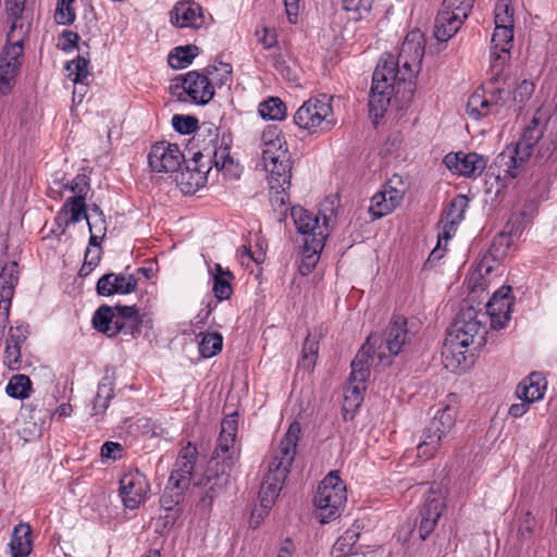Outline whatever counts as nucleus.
Returning <instances> with one entry per match:
<instances>
[{
    "instance_id": "28",
    "label": "nucleus",
    "mask_w": 557,
    "mask_h": 557,
    "mask_svg": "<svg viewBox=\"0 0 557 557\" xmlns=\"http://www.w3.org/2000/svg\"><path fill=\"white\" fill-rule=\"evenodd\" d=\"M513 27L495 25L492 36L491 65L497 69L505 65L509 59V52L512 48Z\"/></svg>"
},
{
    "instance_id": "43",
    "label": "nucleus",
    "mask_w": 557,
    "mask_h": 557,
    "mask_svg": "<svg viewBox=\"0 0 557 557\" xmlns=\"http://www.w3.org/2000/svg\"><path fill=\"white\" fill-rule=\"evenodd\" d=\"M457 341L455 344L456 346L448 347V336L445 339L442 356L445 361L446 368H451L455 370V368L460 367L463 362H466V351L462 350L463 348H467L469 345H463L462 343H458Z\"/></svg>"
},
{
    "instance_id": "60",
    "label": "nucleus",
    "mask_w": 557,
    "mask_h": 557,
    "mask_svg": "<svg viewBox=\"0 0 557 557\" xmlns=\"http://www.w3.org/2000/svg\"><path fill=\"white\" fill-rule=\"evenodd\" d=\"M364 389V383L352 382L349 379L348 386L345 391V400L349 401L350 399L355 403L356 406L360 404L362 400L361 392Z\"/></svg>"
},
{
    "instance_id": "55",
    "label": "nucleus",
    "mask_w": 557,
    "mask_h": 557,
    "mask_svg": "<svg viewBox=\"0 0 557 557\" xmlns=\"http://www.w3.org/2000/svg\"><path fill=\"white\" fill-rule=\"evenodd\" d=\"M101 246L98 248L88 247L85 252L84 264L79 270L81 276H87L99 263L101 259Z\"/></svg>"
},
{
    "instance_id": "42",
    "label": "nucleus",
    "mask_w": 557,
    "mask_h": 557,
    "mask_svg": "<svg viewBox=\"0 0 557 557\" xmlns=\"http://www.w3.org/2000/svg\"><path fill=\"white\" fill-rule=\"evenodd\" d=\"M198 53L195 45L180 46L169 54V64L173 69H183L190 64Z\"/></svg>"
},
{
    "instance_id": "1",
    "label": "nucleus",
    "mask_w": 557,
    "mask_h": 557,
    "mask_svg": "<svg viewBox=\"0 0 557 557\" xmlns=\"http://www.w3.org/2000/svg\"><path fill=\"white\" fill-rule=\"evenodd\" d=\"M537 147L534 160L542 164L550 159L557 147L556 129L552 131L541 117L534 116L523 128L522 135L515 147H507L495 160L504 176L515 178L532 157L533 148Z\"/></svg>"
},
{
    "instance_id": "24",
    "label": "nucleus",
    "mask_w": 557,
    "mask_h": 557,
    "mask_svg": "<svg viewBox=\"0 0 557 557\" xmlns=\"http://www.w3.org/2000/svg\"><path fill=\"white\" fill-rule=\"evenodd\" d=\"M170 22L178 28H200L205 25L202 8L194 1H178L170 11Z\"/></svg>"
},
{
    "instance_id": "57",
    "label": "nucleus",
    "mask_w": 557,
    "mask_h": 557,
    "mask_svg": "<svg viewBox=\"0 0 557 557\" xmlns=\"http://www.w3.org/2000/svg\"><path fill=\"white\" fill-rule=\"evenodd\" d=\"M208 74L211 76L210 82H218L220 85H226L231 82L232 67L227 63H220L219 66L208 67Z\"/></svg>"
},
{
    "instance_id": "64",
    "label": "nucleus",
    "mask_w": 557,
    "mask_h": 557,
    "mask_svg": "<svg viewBox=\"0 0 557 557\" xmlns=\"http://www.w3.org/2000/svg\"><path fill=\"white\" fill-rule=\"evenodd\" d=\"M71 190L75 196L86 197L89 189L88 178L86 175H77L70 185Z\"/></svg>"
},
{
    "instance_id": "8",
    "label": "nucleus",
    "mask_w": 557,
    "mask_h": 557,
    "mask_svg": "<svg viewBox=\"0 0 557 557\" xmlns=\"http://www.w3.org/2000/svg\"><path fill=\"white\" fill-rule=\"evenodd\" d=\"M194 149H197L195 157L200 158L210 168L214 164L216 169L221 170L226 163H232L228 145L224 138L219 144L218 128H213L211 125L200 127L189 140L188 152L190 153Z\"/></svg>"
},
{
    "instance_id": "13",
    "label": "nucleus",
    "mask_w": 557,
    "mask_h": 557,
    "mask_svg": "<svg viewBox=\"0 0 557 557\" xmlns=\"http://www.w3.org/2000/svg\"><path fill=\"white\" fill-rule=\"evenodd\" d=\"M338 198L336 196L325 198L322 203L321 213L324 219V223L321 225L319 223V218L306 210L300 206H295L290 210V215L294 220L297 231L305 235V238H313L319 234L324 237L327 236L326 233V221L332 216L336 215L335 209L338 207Z\"/></svg>"
},
{
    "instance_id": "3",
    "label": "nucleus",
    "mask_w": 557,
    "mask_h": 557,
    "mask_svg": "<svg viewBox=\"0 0 557 557\" xmlns=\"http://www.w3.org/2000/svg\"><path fill=\"white\" fill-rule=\"evenodd\" d=\"M424 55V36L419 30H412L407 34L403 41L397 58L394 54L384 53L379 63H382L387 57L394 63L392 65L393 74L395 73L396 79L404 85L409 86V91L412 90L413 81L421 69V62Z\"/></svg>"
},
{
    "instance_id": "35",
    "label": "nucleus",
    "mask_w": 557,
    "mask_h": 557,
    "mask_svg": "<svg viewBox=\"0 0 557 557\" xmlns=\"http://www.w3.org/2000/svg\"><path fill=\"white\" fill-rule=\"evenodd\" d=\"M213 293L219 301L230 299L233 294L232 281L233 273L228 269H223L220 263L214 264Z\"/></svg>"
},
{
    "instance_id": "44",
    "label": "nucleus",
    "mask_w": 557,
    "mask_h": 557,
    "mask_svg": "<svg viewBox=\"0 0 557 557\" xmlns=\"http://www.w3.org/2000/svg\"><path fill=\"white\" fill-rule=\"evenodd\" d=\"M32 389V382L27 375L15 374L13 375L7 387L5 392L9 396L18 399H25L29 396Z\"/></svg>"
},
{
    "instance_id": "46",
    "label": "nucleus",
    "mask_w": 557,
    "mask_h": 557,
    "mask_svg": "<svg viewBox=\"0 0 557 557\" xmlns=\"http://www.w3.org/2000/svg\"><path fill=\"white\" fill-rule=\"evenodd\" d=\"M223 337L220 333H207L199 343V352L203 358H211L222 350Z\"/></svg>"
},
{
    "instance_id": "52",
    "label": "nucleus",
    "mask_w": 557,
    "mask_h": 557,
    "mask_svg": "<svg viewBox=\"0 0 557 557\" xmlns=\"http://www.w3.org/2000/svg\"><path fill=\"white\" fill-rule=\"evenodd\" d=\"M198 120L190 115H180L175 114L172 117V126L174 129L181 134H190L195 131H199L198 128Z\"/></svg>"
},
{
    "instance_id": "45",
    "label": "nucleus",
    "mask_w": 557,
    "mask_h": 557,
    "mask_svg": "<svg viewBox=\"0 0 557 557\" xmlns=\"http://www.w3.org/2000/svg\"><path fill=\"white\" fill-rule=\"evenodd\" d=\"M88 65L89 60L83 55H78L76 59L67 62L65 69L69 72V77L75 84H84L90 75Z\"/></svg>"
},
{
    "instance_id": "15",
    "label": "nucleus",
    "mask_w": 557,
    "mask_h": 557,
    "mask_svg": "<svg viewBox=\"0 0 557 557\" xmlns=\"http://www.w3.org/2000/svg\"><path fill=\"white\" fill-rule=\"evenodd\" d=\"M23 40L7 44L0 52V94L8 95L15 85L24 53Z\"/></svg>"
},
{
    "instance_id": "33",
    "label": "nucleus",
    "mask_w": 557,
    "mask_h": 557,
    "mask_svg": "<svg viewBox=\"0 0 557 557\" xmlns=\"http://www.w3.org/2000/svg\"><path fill=\"white\" fill-rule=\"evenodd\" d=\"M324 242L321 234L313 238L304 239L302 259L299 265L301 274L306 275L314 269L319 260V253L324 247Z\"/></svg>"
},
{
    "instance_id": "34",
    "label": "nucleus",
    "mask_w": 557,
    "mask_h": 557,
    "mask_svg": "<svg viewBox=\"0 0 557 557\" xmlns=\"http://www.w3.org/2000/svg\"><path fill=\"white\" fill-rule=\"evenodd\" d=\"M30 409L29 419L33 420L34 425L44 428L45 424L52 419L53 416L59 418L69 417L72 413V406L70 404L60 405L54 411L51 408H44V404L38 400L28 405Z\"/></svg>"
},
{
    "instance_id": "56",
    "label": "nucleus",
    "mask_w": 557,
    "mask_h": 557,
    "mask_svg": "<svg viewBox=\"0 0 557 557\" xmlns=\"http://www.w3.org/2000/svg\"><path fill=\"white\" fill-rule=\"evenodd\" d=\"M114 282H116L115 273L102 275L96 286L98 295L109 297L115 295V292H122L121 288L114 286Z\"/></svg>"
},
{
    "instance_id": "41",
    "label": "nucleus",
    "mask_w": 557,
    "mask_h": 557,
    "mask_svg": "<svg viewBox=\"0 0 557 557\" xmlns=\"http://www.w3.org/2000/svg\"><path fill=\"white\" fill-rule=\"evenodd\" d=\"M258 112L264 120H283L286 116V106L277 97H270L259 104Z\"/></svg>"
},
{
    "instance_id": "39",
    "label": "nucleus",
    "mask_w": 557,
    "mask_h": 557,
    "mask_svg": "<svg viewBox=\"0 0 557 557\" xmlns=\"http://www.w3.org/2000/svg\"><path fill=\"white\" fill-rule=\"evenodd\" d=\"M187 488V486H177L174 482L168 481L164 492L160 498L162 509H178L177 506L184 500Z\"/></svg>"
},
{
    "instance_id": "48",
    "label": "nucleus",
    "mask_w": 557,
    "mask_h": 557,
    "mask_svg": "<svg viewBox=\"0 0 557 557\" xmlns=\"http://www.w3.org/2000/svg\"><path fill=\"white\" fill-rule=\"evenodd\" d=\"M393 210H395L394 206L391 205L388 198H386L385 194L382 191L376 193L371 198V205L369 207V212L373 216V219H380L387 214H389Z\"/></svg>"
},
{
    "instance_id": "25",
    "label": "nucleus",
    "mask_w": 557,
    "mask_h": 557,
    "mask_svg": "<svg viewBox=\"0 0 557 557\" xmlns=\"http://www.w3.org/2000/svg\"><path fill=\"white\" fill-rule=\"evenodd\" d=\"M468 206L469 198L466 195H457L451 199L447 209L442 212L440 224L443 230L440 233V239L444 238L447 242L454 236L458 224L465 219Z\"/></svg>"
},
{
    "instance_id": "19",
    "label": "nucleus",
    "mask_w": 557,
    "mask_h": 557,
    "mask_svg": "<svg viewBox=\"0 0 557 557\" xmlns=\"http://www.w3.org/2000/svg\"><path fill=\"white\" fill-rule=\"evenodd\" d=\"M261 148L263 166H269L271 162L277 161L278 159L281 162H286V158L290 156L282 131L276 125H269L263 129L261 135Z\"/></svg>"
},
{
    "instance_id": "63",
    "label": "nucleus",
    "mask_w": 557,
    "mask_h": 557,
    "mask_svg": "<svg viewBox=\"0 0 557 557\" xmlns=\"http://www.w3.org/2000/svg\"><path fill=\"white\" fill-rule=\"evenodd\" d=\"M534 91V85L533 83L523 79L516 90L513 91V99L519 102H523L524 100L529 99L531 95Z\"/></svg>"
},
{
    "instance_id": "49",
    "label": "nucleus",
    "mask_w": 557,
    "mask_h": 557,
    "mask_svg": "<svg viewBox=\"0 0 557 557\" xmlns=\"http://www.w3.org/2000/svg\"><path fill=\"white\" fill-rule=\"evenodd\" d=\"M495 25L513 27V9L509 0H498L495 7Z\"/></svg>"
},
{
    "instance_id": "21",
    "label": "nucleus",
    "mask_w": 557,
    "mask_h": 557,
    "mask_svg": "<svg viewBox=\"0 0 557 557\" xmlns=\"http://www.w3.org/2000/svg\"><path fill=\"white\" fill-rule=\"evenodd\" d=\"M285 480L276 478L275 475L264 474L263 481L259 491V505L256 506L251 512V524L258 527L264 516L274 505L280 492L283 487Z\"/></svg>"
},
{
    "instance_id": "29",
    "label": "nucleus",
    "mask_w": 557,
    "mask_h": 557,
    "mask_svg": "<svg viewBox=\"0 0 557 557\" xmlns=\"http://www.w3.org/2000/svg\"><path fill=\"white\" fill-rule=\"evenodd\" d=\"M504 66L499 65L497 69H493L491 65L492 77L483 85L484 92L490 95L488 99L495 114L499 113L510 95L507 78L503 75Z\"/></svg>"
},
{
    "instance_id": "2",
    "label": "nucleus",
    "mask_w": 557,
    "mask_h": 557,
    "mask_svg": "<svg viewBox=\"0 0 557 557\" xmlns=\"http://www.w3.org/2000/svg\"><path fill=\"white\" fill-rule=\"evenodd\" d=\"M237 413L226 416L221 422V432L216 446L209 461V472L215 474L212 483L200 497V505L210 508L222 485L226 484L228 473L239 457V447L236 445L238 428Z\"/></svg>"
},
{
    "instance_id": "62",
    "label": "nucleus",
    "mask_w": 557,
    "mask_h": 557,
    "mask_svg": "<svg viewBox=\"0 0 557 557\" xmlns=\"http://www.w3.org/2000/svg\"><path fill=\"white\" fill-rule=\"evenodd\" d=\"M123 447L120 443L116 442H106L100 449V455L102 458L116 460L121 458V453Z\"/></svg>"
},
{
    "instance_id": "10",
    "label": "nucleus",
    "mask_w": 557,
    "mask_h": 557,
    "mask_svg": "<svg viewBox=\"0 0 557 557\" xmlns=\"http://www.w3.org/2000/svg\"><path fill=\"white\" fill-rule=\"evenodd\" d=\"M485 318V313H480L472 306L461 307L457 313L453 327L448 333V347L456 346L457 341L463 345H472L475 339L482 343L485 335V327L480 319Z\"/></svg>"
},
{
    "instance_id": "30",
    "label": "nucleus",
    "mask_w": 557,
    "mask_h": 557,
    "mask_svg": "<svg viewBox=\"0 0 557 557\" xmlns=\"http://www.w3.org/2000/svg\"><path fill=\"white\" fill-rule=\"evenodd\" d=\"M377 344V336L371 334L368 336L366 344L359 349L354 360L351 361L350 380L352 382L366 383L370 375V359L373 358L372 354L375 352Z\"/></svg>"
},
{
    "instance_id": "16",
    "label": "nucleus",
    "mask_w": 557,
    "mask_h": 557,
    "mask_svg": "<svg viewBox=\"0 0 557 557\" xmlns=\"http://www.w3.org/2000/svg\"><path fill=\"white\" fill-rule=\"evenodd\" d=\"M185 156L176 144L156 143L149 153L148 163L152 172L173 173L181 169Z\"/></svg>"
},
{
    "instance_id": "5",
    "label": "nucleus",
    "mask_w": 557,
    "mask_h": 557,
    "mask_svg": "<svg viewBox=\"0 0 557 557\" xmlns=\"http://www.w3.org/2000/svg\"><path fill=\"white\" fill-rule=\"evenodd\" d=\"M446 404L441 405L423 431L422 441L417 446L418 456L429 459L441 448L444 438L456 422V395L449 394Z\"/></svg>"
},
{
    "instance_id": "54",
    "label": "nucleus",
    "mask_w": 557,
    "mask_h": 557,
    "mask_svg": "<svg viewBox=\"0 0 557 557\" xmlns=\"http://www.w3.org/2000/svg\"><path fill=\"white\" fill-rule=\"evenodd\" d=\"M398 183H403L401 177L398 175H394L388 181L386 188L382 190V194L386 195V198H388V201L391 202V205L394 206V208H396L400 203L405 194L404 189H399L396 186Z\"/></svg>"
},
{
    "instance_id": "11",
    "label": "nucleus",
    "mask_w": 557,
    "mask_h": 557,
    "mask_svg": "<svg viewBox=\"0 0 557 557\" xmlns=\"http://www.w3.org/2000/svg\"><path fill=\"white\" fill-rule=\"evenodd\" d=\"M300 433V424L298 422L290 423L277 447L271 451L267 474L286 480L296 456Z\"/></svg>"
},
{
    "instance_id": "32",
    "label": "nucleus",
    "mask_w": 557,
    "mask_h": 557,
    "mask_svg": "<svg viewBox=\"0 0 557 557\" xmlns=\"http://www.w3.org/2000/svg\"><path fill=\"white\" fill-rule=\"evenodd\" d=\"M87 218L85 198L82 196L70 197L63 205L61 211L55 216V223L60 226L62 224H75Z\"/></svg>"
},
{
    "instance_id": "59",
    "label": "nucleus",
    "mask_w": 557,
    "mask_h": 557,
    "mask_svg": "<svg viewBox=\"0 0 557 557\" xmlns=\"http://www.w3.org/2000/svg\"><path fill=\"white\" fill-rule=\"evenodd\" d=\"M4 363L11 369H17L21 364L20 345L7 342L4 350Z\"/></svg>"
},
{
    "instance_id": "26",
    "label": "nucleus",
    "mask_w": 557,
    "mask_h": 557,
    "mask_svg": "<svg viewBox=\"0 0 557 557\" xmlns=\"http://www.w3.org/2000/svg\"><path fill=\"white\" fill-rule=\"evenodd\" d=\"M182 88L190 100L198 104L208 103L214 95L213 85L209 77L196 71L188 72L182 78Z\"/></svg>"
},
{
    "instance_id": "9",
    "label": "nucleus",
    "mask_w": 557,
    "mask_h": 557,
    "mask_svg": "<svg viewBox=\"0 0 557 557\" xmlns=\"http://www.w3.org/2000/svg\"><path fill=\"white\" fill-rule=\"evenodd\" d=\"M392 59L387 57L382 63H377L372 77V86L369 95V112L372 116L382 117L387 109L391 95L395 88L399 91L403 84L397 81L395 73L393 74Z\"/></svg>"
},
{
    "instance_id": "53",
    "label": "nucleus",
    "mask_w": 557,
    "mask_h": 557,
    "mask_svg": "<svg viewBox=\"0 0 557 557\" xmlns=\"http://www.w3.org/2000/svg\"><path fill=\"white\" fill-rule=\"evenodd\" d=\"M75 11L69 1H58L54 20L60 25H71L75 21Z\"/></svg>"
},
{
    "instance_id": "23",
    "label": "nucleus",
    "mask_w": 557,
    "mask_h": 557,
    "mask_svg": "<svg viewBox=\"0 0 557 557\" xmlns=\"http://www.w3.org/2000/svg\"><path fill=\"white\" fill-rule=\"evenodd\" d=\"M193 157L186 162L185 171H182L177 176V182L181 188L186 194L196 193L203 187L208 180L210 166L203 163L200 158L195 157V151H191Z\"/></svg>"
},
{
    "instance_id": "20",
    "label": "nucleus",
    "mask_w": 557,
    "mask_h": 557,
    "mask_svg": "<svg viewBox=\"0 0 557 557\" xmlns=\"http://www.w3.org/2000/svg\"><path fill=\"white\" fill-rule=\"evenodd\" d=\"M443 162L450 171L466 177L481 175L487 164V160L483 156L463 151L446 154Z\"/></svg>"
},
{
    "instance_id": "50",
    "label": "nucleus",
    "mask_w": 557,
    "mask_h": 557,
    "mask_svg": "<svg viewBox=\"0 0 557 557\" xmlns=\"http://www.w3.org/2000/svg\"><path fill=\"white\" fill-rule=\"evenodd\" d=\"M358 537L359 534L355 532H346L338 537L333 546L334 552L338 553L337 557H345L352 554Z\"/></svg>"
},
{
    "instance_id": "38",
    "label": "nucleus",
    "mask_w": 557,
    "mask_h": 557,
    "mask_svg": "<svg viewBox=\"0 0 557 557\" xmlns=\"http://www.w3.org/2000/svg\"><path fill=\"white\" fill-rule=\"evenodd\" d=\"M467 113L472 119L479 120L490 114H495L493 104L486 98L484 90H475L468 99Z\"/></svg>"
},
{
    "instance_id": "6",
    "label": "nucleus",
    "mask_w": 557,
    "mask_h": 557,
    "mask_svg": "<svg viewBox=\"0 0 557 557\" xmlns=\"http://www.w3.org/2000/svg\"><path fill=\"white\" fill-rule=\"evenodd\" d=\"M347 500L346 485L337 471H331L319 484L314 495L317 519L327 523L342 515Z\"/></svg>"
},
{
    "instance_id": "18",
    "label": "nucleus",
    "mask_w": 557,
    "mask_h": 557,
    "mask_svg": "<svg viewBox=\"0 0 557 557\" xmlns=\"http://www.w3.org/2000/svg\"><path fill=\"white\" fill-rule=\"evenodd\" d=\"M149 491L146 476L139 472L131 471L120 480V496L124 506L128 509H136L145 500Z\"/></svg>"
},
{
    "instance_id": "61",
    "label": "nucleus",
    "mask_w": 557,
    "mask_h": 557,
    "mask_svg": "<svg viewBox=\"0 0 557 557\" xmlns=\"http://www.w3.org/2000/svg\"><path fill=\"white\" fill-rule=\"evenodd\" d=\"M79 40V35L73 30H63L61 34V42L58 44V47L65 52L72 51L77 47Z\"/></svg>"
},
{
    "instance_id": "40",
    "label": "nucleus",
    "mask_w": 557,
    "mask_h": 557,
    "mask_svg": "<svg viewBox=\"0 0 557 557\" xmlns=\"http://www.w3.org/2000/svg\"><path fill=\"white\" fill-rule=\"evenodd\" d=\"M318 352L319 336L308 333L302 346L299 366L307 371H312L317 362Z\"/></svg>"
},
{
    "instance_id": "22",
    "label": "nucleus",
    "mask_w": 557,
    "mask_h": 557,
    "mask_svg": "<svg viewBox=\"0 0 557 557\" xmlns=\"http://www.w3.org/2000/svg\"><path fill=\"white\" fill-rule=\"evenodd\" d=\"M469 12L459 8H445L444 2L438 11L435 24L434 36L440 42L448 41L460 28Z\"/></svg>"
},
{
    "instance_id": "36",
    "label": "nucleus",
    "mask_w": 557,
    "mask_h": 557,
    "mask_svg": "<svg viewBox=\"0 0 557 557\" xmlns=\"http://www.w3.org/2000/svg\"><path fill=\"white\" fill-rule=\"evenodd\" d=\"M30 527L20 523L13 530L10 547L13 557H27L32 550Z\"/></svg>"
},
{
    "instance_id": "14",
    "label": "nucleus",
    "mask_w": 557,
    "mask_h": 557,
    "mask_svg": "<svg viewBox=\"0 0 557 557\" xmlns=\"http://www.w3.org/2000/svg\"><path fill=\"white\" fill-rule=\"evenodd\" d=\"M269 173L268 182L270 186V200L274 207H284L289 201L288 189L292 178V157L286 158V162H271V165L263 166Z\"/></svg>"
},
{
    "instance_id": "4",
    "label": "nucleus",
    "mask_w": 557,
    "mask_h": 557,
    "mask_svg": "<svg viewBox=\"0 0 557 557\" xmlns=\"http://www.w3.org/2000/svg\"><path fill=\"white\" fill-rule=\"evenodd\" d=\"M141 319L136 306L111 307L101 305L92 317V326L108 337L120 333L136 337L140 333Z\"/></svg>"
},
{
    "instance_id": "37",
    "label": "nucleus",
    "mask_w": 557,
    "mask_h": 557,
    "mask_svg": "<svg viewBox=\"0 0 557 557\" xmlns=\"http://www.w3.org/2000/svg\"><path fill=\"white\" fill-rule=\"evenodd\" d=\"M512 299L488 300L486 304V312L490 315L491 325L494 330H500L509 320Z\"/></svg>"
},
{
    "instance_id": "31",
    "label": "nucleus",
    "mask_w": 557,
    "mask_h": 557,
    "mask_svg": "<svg viewBox=\"0 0 557 557\" xmlns=\"http://www.w3.org/2000/svg\"><path fill=\"white\" fill-rule=\"evenodd\" d=\"M546 381L539 372H532L517 387V396L527 403H534L544 396Z\"/></svg>"
},
{
    "instance_id": "17",
    "label": "nucleus",
    "mask_w": 557,
    "mask_h": 557,
    "mask_svg": "<svg viewBox=\"0 0 557 557\" xmlns=\"http://www.w3.org/2000/svg\"><path fill=\"white\" fill-rule=\"evenodd\" d=\"M445 508L446 503L442 492L429 488L417 519L420 540H426L434 531Z\"/></svg>"
},
{
    "instance_id": "7",
    "label": "nucleus",
    "mask_w": 557,
    "mask_h": 557,
    "mask_svg": "<svg viewBox=\"0 0 557 557\" xmlns=\"http://www.w3.org/2000/svg\"><path fill=\"white\" fill-rule=\"evenodd\" d=\"M332 100L333 97L326 94L309 98L294 114L295 124L310 133L331 131L336 124Z\"/></svg>"
},
{
    "instance_id": "27",
    "label": "nucleus",
    "mask_w": 557,
    "mask_h": 557,
    "mask_svg": "<svg viewBox=\"0 0 557 557\" xmlns=\"http://www.w3.org/2000/svg\"><path fill=\"white\" fill-rule=\"evenodd\" d=\"M197 457V448L190 443L183 447L177 456L169 481L174 482L177 486L182 485L189 487Z\"/></svg>"
},
{
    "instance_id": "51",
    "label": "nucleus",
    "mask_w": 557,
    "mask_h": 557,
    "mask_svg": "<svg viewBox=\"0 0 557 557\" xmlns=\"http://www.w3.org/2000/svg\"><path fill=\"white\" fill-rule=\"evenodd\" d=\"M512 234V230L506 234L505 232H502L498 236H496L488 249V253L491 257L495 260L502 259L509 246H510V236Z\"/></svg>"
},
{
    "instance_id": "12",
    "label": "nucleus",
    "mask_w": 557,
    "mask_h": 557,
    "mask_svg": "<svg viewBox=\"0 0 557 557\" xmlns=\"http://www.w3.org/2000/svg\"><path fill=\"white\" fill-rule=\"evenodd\" d=\"M377 336L376 356L381 363L391 364V358L400 354L410 343L412 334L408 330V321L403 315H395L382 335Z\"/></svg>"
},
{
    "instance_id": "47",
    "label": "nucleus",
    "mask_w": 557,
    "mask_h": 557,
    "mask_svg": "<svg viewBox=\"0 0 557 557\" xmlns=\"http://www.w3.org/2000/svg\"><path fill=\"white\" fill-rule=\"evenodd\" d=\"M26 0H4L5 12L8 18L11 21V28L8 34V37H11V34L17 28L22 27V24L18 21L22 18L24 10H25Z\"/></svg>"
},
{
    "instance_id": "58",
    "label": "nucleus",
    "mask_w": 557,
    "mask_h": 557,
    "mask_svg": "<svg viewBox=\"0 0 557 557\" xmlns=\"http://www.w3.org/2000/svg\"><path fill=\"white\" fill-rule=\"evenodd\" d=\"M116 282H114V286L122 289V292H115V294L127 295L134 293L137 289L138 280L136 274H115Z\"/></svg>"
}]
</instances>
